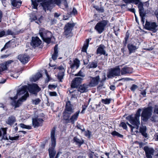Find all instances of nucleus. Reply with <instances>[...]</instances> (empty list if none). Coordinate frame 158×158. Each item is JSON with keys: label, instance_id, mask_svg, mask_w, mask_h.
I'll use <instances>...</instances> for the list:
<instances>
[{"label": "nucleus", "instance_id": "obj_1", "mask_svg": "<svg viewBox=\"0 0 158 158\" xmlns=\"http://www.w3.org/2000/svg\"><path fill=\"white\" fill-rule=\"evenodd\" d=\"M27 86L24 85L19 88L17 91V95L14 97H10L12 100L11 104L15 107V108L19 107L22 104V102L25 101L29 94L27 91Z\"/></svg>", "mask_w": 158, "mask_h": 158}, {"label": "nucleus", "instance_id": "obj_2", "mask_svg": "<svg viewBox=\"0 0 158 158\" xmlns=\"http://www.w3.org/2000/svg\"><path fill=\"white\" fill-rule=\"evenodd\" d=\"M141 111V109H139L134 116L133 115H131L126 117L127 119L129 120L130 123L133 125L132 126L128 122L127 123V124L131 128L132 130L135 128L137 129H139L140 124L139 117Z\"/></svg>", "mask_w": 158, "mask_h": 158}, {"label": "nucleus", "instance_id": "obj_3", "mask_svg": "<svg viewBox=\"0 0 158 158\" xmlns=\"http://www.w3.org/2000/svg\"><path fill=\"white\" fill-rule=\"evenodd\" d=\"M106 77L105 74L103 75V77L101 80L100 77L99 75L96 76L95 77H89L88 78L87 81L88 82V84L89 87H94L98 85L99 82H100V84L98 87V89H100L102 87L103 85V82H105L106 80Z\"/></svg>", "mask_w": 158, "mask_h": 158}, {"label": "nucleus", "instance_id": "obj_4", "mask_svg": "<svg viewBox=\"0 0 158 158\" xmlns=\"http://www.w3.org/2000/svg\"><path fill=\"white\" fill-rule=\"evenodd\" d=\"M55 131L54 128L52 129L51 132V147L48 149V152L50 158H54L56 152L55 150L56 145V138L55 135Z\"/></svg>", "mask_w": 158, "mask_h": 158}, {"label": "nucleus", "instance_id": "obj_5", "mask_svg": "<svg viewBox=\"0 0 158 158\" xmlns=\"http://www.w3.org/2000/svg\"><path fill=\"white\" fill-rule=\"evenodd\" d=\"M38 2H41V4L45 10H50L54 4L60 6L61 0H38Z\"/></svg>", "mask_w": 158, "mask_h": 158}, {"label": "nucleus", "instance_id": "obj_6", "mask_svg": "<svg viewBox=\"0 0 158 158\" xmlns=\"http://www.w3.org/2000/svg\"><path fill=\"white\" fill-rule=\"evenodd\" d=\"M74 110L73 106L71 104V102L69 101H67L63 114V116L64 120H67L69 119L71 114L74 113Z\"/></svg>", "mask_w": 158, "mask_h": 158}, {"label": "nucleus", "instance_id": "obj_7", "mask_svg": "<svg viewBox=\"0 0 158 158\" xmlns=\"http://www.w3.org/2000/svg\"><path fill=\"white\" fill-rule=\"evenodd\" d=\"M153 111V108L150 106L143 109L141 114V119L146 122L151 117Z\"/></svg>", "mask_w": 158, "mask_h": 158}, {"label": "nucleus", "instance_id": "obj_8", "mask_svg": "<svg viewBox=\"0 0 158 158\" xmlns=\"http://www.w3.org/2000/svg\"><path fill=\"white\" fill-rule=\"evenodd\" d=\"M39 34L44 42L48 44L50 43L52 37L51 32L47 31H44L43 30L41 31L40 30L39 32Z\"/></svg>", "mask_w": 158, "mask_h": 158}, {"label": "nucleus", "instance_id": "obj_9", "mask_svg": "<svg viewBox=\"0 0 158 158\" xmlns=\"http://www.w3.org/2000/svg\"><path fill=\"white\" fill-rule=\"evenodd\" d=\"M75 26L74 23H69L66 24L64 27V35L66 37H68L72 35V31Z\"/></svg>", "mask_w": 158, "mask_h": 158}, {"label": "nucleus", "instance_id": "obj_10", "mask_svg": "<svg viewBox=\"0 0 158 158\" xmlns=\"http://www.w3.org/2000/svg\"><path fill=\"white\" fill-rule=\"evenodd\" d=\"M108 21L104 20L97 23L94 29L99 34L102 33L104 30L107 24Z\"/></svg>", "mask_w": 158, "mask_h": 158}, {"label": "nucleus", "instance_id": "obj_11", "mask_svg": "<svg viewBox=\"0 0 158 158\" xmlns=\"http://www.w3.org/2000/svg\"><path fill=\"white\" fill-rule=\"evenodd\" d=\"M120 71L119 66H117L109 71L107 74V76L108 78H111L116 76H118L120 75Z\"/></svg>", "mask_w": 158, "mask_h": 158}, {"label": "nucleus", "instance_id": "obj_12", "mask_svg": "<svg viewBox=\"0 0 158 158\" xmlns=\"http://www.w3.org/2000/svg\"><path fill=\"white\" fill-rule=\"evenodd\" d=\"M158 26L157 23L155 22H148L146 21L145 25L146 28L154 32H156L157 31L156 28Z\"/></svg>", "mask_w": 158, "mask_h": 158}, {"label": "nucleus", "instance_id": "obj_13", "mask_svg": "<svg viewBox=\"0 0 158 158\" xmlns=\"http://www.w3.org/2000/svg\"><path fill=\"white\" fill-rule=\"evenodd\" d=\"M143 150L145 153V158H153L152 156L155 152V151L153 148L146 146L144 147Z\"/></svg>", "mask_w": 158, "mask_h": 158}, {"label": "nucleus", "instance_id": "obj_14", "mask_svg": "<svg viewBox=\"0 0 158 158\" xmlns=\"http://www.w3.org/2000/svg\"><path fill=\"white\" fill-rule=\"evenodd\" d=\"M29 92L33 94H36L40 90V88L36 84L29 85L27 88Z\"/></svg>", "mask_w": 158, "mask_h": 158}, {"label": "nucleus", "instance_id": "obj_15", "mask_svg": "<svg viewBox=\"0 0 158 158\" xmlns=\"http://www.w3.org/2000/svg\"><path fill=\"white\" fill-rule=\"evenodd\" d=\"M43 122V120L38 116L33 118L32 119V125L35 128H36L39 126H41L42 125Z\"/></svg>", "mask_w": 158, "mask_h": 158}, {"label": "nucleus", "instance_id": "obj_16", "mask_svg": "<svg viewBox=\"0 0 158 158\" xmlns=\"http://www.w3.org/2000/svg\"><path fill=\"white\" fill-rule=\"evenodd\" d=\"M82 80L83 79L80 77L75 78L72 81L71 87L72 88H77L81 82Z\"/></svg>", "mask_w": 158, "mask_h": 158}, {"label": "nucleus", "instance_id": "obj_17", "mask_svg": "<svg viewBox=\"0 0 158 158\" xmlns=\"http://www.w3.org/2000/svg\"><path fill=\"white\" fill-rule=\"evenodd\" d=\"M41 43V41L37 37L32 38L31 42V45L34 48L38 47Z\"/></svg>", "mask_w": 158, "mask_h": 158}, {"label": "nucleus", "instance_id": "obj_18", "mask_svg": "<svg viewBox=\"0 0 158 158\" xmlns=\"http://www.w3.org/2000/svg\"><path fill=\"white\" fill-rule=\"evenodd\" d=\"M18 59L23 64L27 63L29 59V56L26 54H21L18 56Z\"/></svg>", "mask_w": 158, "mask_h": 158}, {"label": "nucleus", "instance_id": "obj_19", "mask_svg": "<svg viewBox=\"0 0 158 158\" xmlns=\"http://www.w3.org/2000/svg\"><path fill=\"white\" fill-rule=\"evenodd\" d=\"M80 113V110H78L76 111L69 118V119L66 121H70L71 123L73 124L77 120L79 114Z\"/></svg>", "mask_w": 158, "mask_h": 158}, {"label": "nucleus", "instance_id": "obj_20", "mask_svg": "<svg viewBox=\"0 0 158 158\" xmlns=\"http://www.w3.org/2000/svg\"><path fill=\"white\" fill-rule=\"evenodd\" d=\"M105 47L104 45H100L97 50V54H100V55H106V56H107L108 54H106V51L105 50Z\"/></svg>", "mask_w": 158, "mask_h": 158}, {"label": "nucleus", "instance_id": "obj_21", "mask_svg": "<svg viewBox=\"0 0 158 158\" xmlns=\"http://www.w3.org/2000/svg\"><path fill=\"white\" fill-rule=\"evenodd\" d=\"M79 62L80 61L77 59L74 60L73 62L71 60H70L69 64H70V68L72 69H77L79 66Z\"/></svg>", "mask_w": 158, "mask_h": 158}, {"label": "nucleus", "instance_id": "obj_22", "mask_svg": "<svg viewBox=\"0 0 158 158\" xmlns=\"http://www.w3.org/2000/svg\"><path fill=\"white\" fill-rule=\"evenodd\" d=\"M7 128H2L0 129V137L2 135V139L8 140V138L6 135Z\"/></svg>", "mask_w": 158, "mask_h": 158}, {"label": "nucleus", "instance_id": "obj_23", "mask_svg": "<svg viewBox=\"0 0 158 158\" xmlns=\"http://www.w3.org/2000/svg\"><path fill=\"white\" fill-rule=\"evenodd\" d=\"M127 47L129 51L130 54L135 52V51L138 48V47L132 44H128Z\"/></svg>", "mask_w": 158, "mask_h": 158}, {"label": "nucleus", "instance_id": "obj_24", "mask_svg": "<svg viewBox=\"0 0 158 158\" xmlns=\"http://www.w3.org/2000/svg\"><path fill=\"white\" fill-rule=\"evenodd\" d=\"M132 69L131 68L125 66L123 68L120 70L121 74L124 75L127 73H132Z\"/></svg>", "mask_w": 158, "mask_h": 158}, {"label": "nucleus", "instance_id": "obj_25", "mask_svg": "<svg viewBox=\"0 0 158 158\" xmlns=\"http://www.w3.org/2000/svg\"><path fill=\"white\" fill-rule=\"evenodd\" d=\"M73 141L76 145H78L79 147H80L84 142V140L81 138H79L77 137H74Z\"/></svg>", "mask_w": 158, "mask_h": 158}, {"label": "nucleus", "instance_id": "obj_26", "mask_svg": "<svg viewBox=\"0 0 158 158\" xmlns=\"http://www.w3.org/2000/svg\"><path fill=\"white\" fill-rule=\"evenodd\" d=\"M89 87V86L88 84H84L80 86L78 91L81 93L86 92Z\"/></svg>", "mask_w": 158, "mask_h": 158}, {"label": "nucleus", "instance_id": "obj_27", "mask_svg": "<svg viewBox=\"0 0 158 158\" xmlns=\"http://www.w3.org/2000/svg\"><path fill=\"white\" fill-rule=\"evenodd\" d=\"M16 121L15 117L14 116H10L8 118L6 123L12 126Z\"/></svg>", "mask_w": 158, "mask_h": 158}, {"label": "nucleus", "instance_id": "obj_28", "mask_svg": "<svg viewBox=\"0 0 158 158\" xmlns=\"http://www.w3.org/2000/svg\"><path fill=\"white\" fill-rule=\"evenodd\" d=\"M58 44H56L54 48V52L52 55V58L53 60L56 59L58 56Z\"/></svg>", "mask_w": 158, "mask_h": 158}, {"label": "nucleus", "instance_id": "obj_29", "mask_svg": "<svg viewBox=\"0 0 158 158\" xmlns=\"http://www.w3.org/2000/svg\"><path fill=\"white\" fill-rule=\"evenodd\" d=\"M42 76V74L40 73H37L35 75L32 76L30 80L32 82H35Z\"/></svg>", "mask_w": 158, "mask_h": 158}, {"label": "nucleus", "instance_id": "obj_30", "mask_svg": "<svg viewBox=\"0 0 158 158\" xmlns=\"http://www.w3.org/2000/svg\"><path fill=\"white\" fill-rule=\"evenodd\" d=\"M12 5L15 7H19L21 6L22 2L20 1L16 0H10Z\"/></svg>", "mask_w": 158, "mask_h": 158}, {"label": "nucleus", "instance_id": "obj_31", "mask_svg": "<svg viewBox=\"0 0 158 158\" xmlns=\"http://www.w3.org/2000/svg\"><path fill=\"white\" fill-rule=\"evenodd\" d=\"M146 127L145 126H141L139 129V132L142 135L145 137H148L147 134L146 133Z\"/></svg>", "mask_w": 158, "mask_h": 158}, {"label": "nucleus", "instance_id": "obj_32", "mask_svg": "<svg viewBox=\"0 0 158 158\" xmlns=\"http://www.w3.org/2000/svg\"><path fill=\"white\" fill-rule=\"evenodd\" d=\"M98 62L97 61H94L89 63L87 67L89 68H95L98 66Z\"/></svg>", "mask_w": 158, "mask_h": 158}, {"label": "nucleus", "instance_id": "obj_33", "mask_svg": "<svg viewBox=\"0 0 158 158\" xmlns=\"http://www.w3.org/2000/svg\"><path fill=\"white\" fill-rule=\"evenodd\" d=\"M89 43V39L86 40L85 43L82 49V51L84 52H86V50L88 47Z\"/></svg>", "mask_w": 158, "mask_h": 158}, {"label": "nucleus", "instance_id": "obj_34", "mask_svg": "<svg viewBox=\"0 0 158 158\" xmlns=\"http://www.w3.org/2000/svg\"><path fill=\"white\" fill-rule=\"evenodd\" d=\"M138 7L139 10V13L140 16H143L144 14V9L143 7V5L140 4L138 5Z\"/></svg>", "mask_w": 158, "mask_h": 158}, {"label": "nucleus", "instance_id": "obj_35", "mask_svg": "<svg viewBox=\"0 0 158 158\" xmlns=\"http://www.w3.org/2000/svg\"><path fill=\"white\" fill-rule=\"evenodd\" d=\"M7 66L4 63L0 64V72L6 70Z\"/></svg>", "mask_w": 158, "mask_h": 158}, {"label": "nucleus", "instance_id": "obj_36", "mask_svg": "<svg viewBox=\"0 0 158 158\" xmlns=\"http://www.w3.org/2000/svg\"><path fill=\"white\" fill-rule=\"evenodd\" d=\"M150 120L152 122H156L158 121V116L156 115H153L150 118Z\"/></svg>", "mask_w": 158, "mask_h": 158}, {"label": "nucleus", "instance_id": "obj_37", "mask_svg": "<svg viewBox=\"0 0 158 158\" xmlns=\"http://www.w3.org/2000/svg\"><path fill=\"white\" fill-rule=\"evenodd\" d=\"M20 127L23 128H26L28 129H31V127L29 125H26L23 123H21L19 124Z\"/></svg>", "mask_w": 158, "mask_h": 158}, {"label": "nucleus", "instance_id": "obj_38", "mask_svg": "<svg viewBox=\"0 0 158 158\" xmlns=\"http://www.w3.org/2000/svg\"><path fill=\"white\" fill-rule=\"evenodd\" d=\"M111 134L114 136H117L120 138H122L123 135L115 131L112 132Z\"/></svg>", "mask_w": 158, "mask_h": 158}, {"label": "nucleus", "instance_id": "obj_39", "mask_svg": "<svg viewBox=\"0 0 158 158\" xmlns=\"http://www.w3.org/2000/svg\"><path fill=\"white\" fill-rule=\"evenodd\" d=\"M10 41H9L6 44L4 47L1 49V52L10 47Z\"/></svg>", "mask_w": 158, "mask_h": 158}, {"label": "nucleus", "instance_id": "obj_40", "mask_svg": "<svg viewBox=\"0 0 158 158\" xmlns=\"http://www.w3.org/2000/svg\"><path fill=\"white\" fill-rule=\"evenodd\" d=\"M111 101L110 99H102V102L105 104H108L110 103Z\"/></svg>", "mask_w": 158, "mask_h": 158}, {"label": "nucleus", "instance_id": "obj_41", "mask_svg": "<svg viewBox=\"0 0 158 158\" xmlns=\"http://www.w3.org/2000/svg\"><path fill=\"white\" fill-rule=\"evenodd\" d=\"M32 8L36 9L38 6V4L35 0H31Z\"/></svg>", "mask_w": 158, "mask_h": 158}, {"label": "nucleus", "instance_id": "obj_42", "mask_svg": "<svg viewBox=\"0 0 158 158\" xmlns=\"http://www.w3.org/2000/svg\"><path fill=\"white\" fill-rule=\"evenodd\" d=\"M41 101L40 100L39 98H36L32 100V103L35 105H38Z\"/></svg>", "mask_w": 158, "mask_h": 158}, {"label": "nucleus", "instance_id": "obj_43", "mask_svg": "<svg viewBox=\"0 0 158 158\" xmlns=\"http://www.w3.org/2000/svg\"><path fill=\"white\" fill-rule=\"evenodd\" d=\"M125 3H134L139 1V0H123Z\"/></svg>", "mask_w": 158, "mask_h": 158}, {"label": "nucleus", "instance_id": "obj_44", "mask_svg": "<svg viewBox=\"0 0 158 158\" xmlns=\"http://www.w3.org/2000/svg\"><path fill=\"white\" fill-rule=\"evenodd\" d=\"M64 76V74L63 72L60 73L58 74V78L60 81H61V80L63 78Z\"/></svg>", "mask_w": 158, "mask_h": 158}, {"label": "nucleus", "instance_id": "obj_45", "mask_svg": "<svg viewBox=\"0 0 158 158\" xmlns=\"http://www.w3.org/2000/svg\"><path fill=\"white\" fill-rule=\"evenodd\" d=\"M61 4L64 5L66 8L68 7V4L66 0H61Z\"/></svg>", "mask_w": 158, "mask_h": 158}, {"label": "nucleus", "instance_id": "obj_46", "mask_svg": "<svg viewBox=\"0 0 158 158\" xmlns=\"http://www.w3.org/2000/svg\"><path fill=\"white\" fill-rule=\"evenodd\" d=\"M75 76H80L82 77H84L85 75V74L81 71L80 70L77 74H75Z\"/></svg>", "mask_w": 158, "mask_h": 158}, {"label": "nucleus", "instance_id": "obj_47", "mask_svg": "<svg viewBox=\"0 0 158 158\" xmlns=\"http://www.w3.org/2000/svg\"><path fill=\"white\" fill-rule=\"evenodd\" d=\"M14 32L8 29L6 32V35H13Z\"/></svg>", "mask_w": 158, "mask_h": 158}, {"label": "nucleus", "instance_id": "obj_48", "mask_svg": "<svg viewBox=\"0 0 158 158\" xmlns=\"http://www.w3.org/2000/svg\"><path fill=\"white\" fill-rule=\"evenodd\" d=\"M49 95L50 96H57V94L56 92H49Z\"/></svg>", "mask_w": 158, "mask_h": 158}, {"label": "nucleus", "instance_id": "obj_49", "mask_svg": "<svg viewBox=\"0 0 158 158\" xmlns=\"http://www.w3.org/2000/svg\"><path fill=\"white\" fill-rule=\"evenodd\" d=\"M57 86L55 85H48V88L51 90H52V89H55Z\"/></svg>", "mask_w": 158, "mask_h": 158}, {"label": "nucleus", "instance_id": "obj_50", "mask_svg": "<svg viewBox=\"0 0 158 158\" xmlns=\"http://www.w3.org/2000/svg\"><path fill=\"white\" fill-rule=\"evenodd\" d=\"M154 113L158 114V106L156 105L154 108Z\"/></svg>", "mask_w": 158, "mask_h": 158}, {"label": "nucleus", "instance_id": "obj_51", "mask_svg": "<svg viewBox=\"0 0 158 158\" xmlns=\"http://www.w3.org/2000/svg\"><path fill=\"white\" fill-rule=\"evenodd\" d=\"M19 75V72H17L16 73H15L13 75H11V76L12 77H13L15 78H17Z\"/></svg>", "mask_w": 158, "mask_h": 158}, {"label": "nucleus", "instance_id": "obj_52", "mask_svg": "<svg viewBox=\"0 0 158 158\" xmlns=\"http://www.w3.org/2000/svg\"><path fill=\"white\" fill-rule=\"evenodd\" d=\"M19 137V135L14 136L13 137H10L9 139L10 140H17Z\"/></svg>", "mask_w": 158, "mask_h": 158}, {"label": "nucleus", "instance_id": "obj_53", "mask_svg": "<svg viewBox=\"0 0 158 158\" xmlns=\"http://www.w3.org/2000/svg\"><path fill=\"white\" fill-rule=\"evenodd\" d=\"M138 86L135 85H133L131 88V89L132 91H134L135 89H137Z\"/></svg>", "mask_w": 158, "mask_h": 158}, {"label": "nucleus", "instance_id": "obj_54", "mask_svg": "<svg viewBox=\"0 0 158 158\" xmlns=\"http://www.w3.org/2000/svg\"><path fill=\"white\" fill-rule=\"evenodd\" d=\"M120 125L123 127L124 129H126L127 128L126 124L124 122H122L121 123Z\"/></svg>", "mask_w": 158, "mask_h": 158}, {"label": "nucleus", "instance_id": "obj_55", "mask_svg": "<svg viewBox=\"0 0 158 158\" xmlns=\"http://www.w3.org/2000/svg\"><path fill=\"white\" fill-rule=\"evenodd\" d=\"M77 14V10L75 8H73L71 14L75 15V14Z\"/></svg>", "mask_w": 158, "mask_h": 158}, {"label": "nucleus", "instance_id": "obj_56", "mask_svg": "<svg viewBox=\"0 0 158 158\" xmlns=\"http://www.w3.org/2000/svg\"><path fill=\"white\" fill-rule=\"evenodd\" d=\"M90 135V132L89 131H85V135L86 136L88 137L89 138V137Z\"/></svg>", "mask_w": 158, "mask_h": 158}, {"label": "nucleus", "instance_id": "obj_57", "mask_svg": "<svg viewBox=\"0 0 158 158\" xmlns=\"http://www.w3.org/2000/svg\"><path fill=\"white\" fill-rule=\"evenodd\" d=\"M5 35H6V32L4 31L0 32V37H2Z\"/></svg>", "mask_w": 158, "mask_h": 158}, {"label": "nucleus", "instance_id": "obj_58", "mask_svg": "<svg viewBox=\"0 0 158 158\" xmlns=\"http://www.w3.org/2000/svg\"><path fill=\"white\" fill-rule=\"evenodd\" d=\"M13 62V60H9L6 61V62L4 63L5 64H6V65L7 66L9 64H10Z\"/></svg>", "mask_w": 158, "mask_h": 158}, {"label": "nucleus", "instance_id": "obj_59", "mask_svg": "<svg viewBox=\"0 0 158 158\" xmlns=\"http://www.w3.org/2000/svg\"><path fill=\"white\" fill-rule=\"evenodd\" d=\"M141 94L143 96L145 97L146 95V92L145 91V90H144L141 92Z\"/></svg>", "mask_w": 158, "mask_h": 158}, {"label": "nucleus", "instance_id": "obj_60", "mask_svg": "<svg viewBox=\"0 0 158 158\" xmlns=\"http://www.w3.org/2000/svg\"><path fill=\"white\" fill-rule=\"evenodd\" d=\"M110 88L111 90H114L115 89V87L114 85H111L110 86Z\"/></svg>", "mask_w": 158, "mask_h": 158}, {"label": "nucleus", "instance_id": "obj_61", "mask_svg": "<svg viewBox=\"0 0 158 158\" xmlns=\"http://www.w3.org/2000/svg\"><path fill=\"white\" fill-rule=\"evenodd\" d=\"M60 15V14L59 13H55L54 14V16L55 17H58Z\"/></svg>", "mask_w": 158, "mask_h": 158}, {"label": "nucleus", "instance_id": "obj_62", "mask_svg": "<svg viewBox=\"0 0 158 158\" xmlns=\"http://www.w3.org/2000/svg\"><path fill=\"white\" fill-rule=\"evenodd\" d=\"M96 9L98 11H101V12H103V9H101L99 8V7H98L96 8Z\"/></svg>", "mask_w": 158, "mask_h": 158}, {"label": "nucleus", "instance_id": "obj_63", "mask_svg": "<svg viewBox=\"0 0 158 158\" xmlns=\"http://www.w3.org/2000/svg\"><path fill=\"white\" fill-rule=\"evenodd\" d=\"M87 107V106L86 105H83L82 106V109L83 110H85Z\"/></svg>", "mask_w": 158, "mask_h": 158}, {"label": "nucleus", "instance_id": "obj_64", "mask_svg": "<svg viewBox=\"0 0 158 158\" xmlns=\"http://www.w3.org/2000/svg\"><path fill=\"white\" fill-rule=\"evenodd\" d=\"M9 56V55H3L1 56L2 58H5L8 57Z\"/></svg>", "mask_w": 158, "mask_h": 158}]
</instances>
